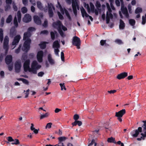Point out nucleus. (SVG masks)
Listing matches in <instances>:
<instances>
[{
    "label": "nucleus",
    "instance_id": "nucleus-1",
    "mask_svg": "<svg viewBox=\"0 0 146 146\" xmlns=\"http://www.w3.org/2000/svg\"><path fill=\"white\" fill-rule=\"evenodd\" d=\"M31 35V33H29L27 32H25L24 33L23 40L25 41L22 49L23 51L26 52H27L30 49V44L31 41L30 38Z\"/></svg>",
    "mask_w": 146,
    "mask_h": 146
},
{
    "label": "nucleus",
    "instance_id": "nucleus-2",
    "mask_svg": "<svg viewBox=\"0 0 146 146\" xmlns=\"http://www.w3.org/2000/svg\"><path fill=\"white\" fill-rule=\"evenodd\" d=\"M52 26L54 28L57 29L59 33L62 37H64L65 36L62 29L64 31H66L67 30V29L62 24V22L60 21L57 20L56 22H53Z\"/></svg>",
    "mask_w": 146,
    "mask_h": 146
},
{
    "label": "nucleus",
    "instance_id": "nucleus-3",
    "mask_svg": "<svg viewBox=\"0 0 146 146\" xmlns=\"http://www.w3.org/2000/svg\"><path fill=\"white\" fill-rule=\"evenodd\" d=\"M126 113V111L125 109H122L118 112L115 113V116L117 117L118 120L120 122L122 121L121 117Z\"/></svg>",
    "mask_w": 146,
    "mask_h": 146
},
{
    "label": "nucleus",
    "instance_id": "nucleus-4",
    "mask_svg": "<svg viewBox=\"0 0 146 146\" xmlns=\"http://www.w3.org/2000/svg\"><path fill=\"white\" fill-rule=\"evenodd\" d=\"M72 42L73 44L77 46L78 49L80 48L79 46L80 45L81 41L79 37L77 36L74 37Z\"/></svg>",
    "mask_w": 146,
    "mask_h": 146
},
{
    "label": "nucleus",
    "instance_id": "nucleus-5",
    "mask_svg": "<svg viewBox=\"0 0 146 146\" xmlns=\"http://www.w3.org/2000/svg\"><path fill=\"white\" fill-rule=\"evenodd\" d=\"M48 5L49 16L50 18H51L53 17L54 15L52 9L53 8L54 10L55 8L51 3H48Z\"/></svg>",
    "mask_w": 146,
    "mask_h": 146
},
{
    "label": "nucleus",
    "instance_id": "nucleus-6",
    "mask_svg": "<svg viewBox=\"0 0 146 146\" xmlns=\"http://www.w3.org/2000/svg\"><path fill=\"white\" fill-rule=\"evenodd\" d=\"M38 64L36 61L34 60L33 61L31 64V68L30 69L29 72H32L34 74H36L37 71L35 67L37 66Z\"/></svg>",
    "mask_w": 146,
    "mask_h": 146
},
{
    "label": "nucleus",
    "instance_id": "nucleus-7",
    "mask_svg": "<svg viewBox=\"0 0 146 146\" xmlns=\"http://www.w3.org/2000/svg\"><path fill=\"white\" fill-rule=\"evenodd\" d=\"M142 131V128L141 127L138 128L137 129L133 130L131 132L130 134L131 135L134 137H137L139 134V132Z\"/></svg>",
    "mask_w": 146,
    "mask_h": 146
},
{
    "label": "nucleus",
    "instance_id": "nucleus-8",
    "mask_svg": "<svg viewBox=\"0 0 146 146\" xmlns=\"http://www.w3.org/2000/svg\"><path fill=\"white\" fill-rule=\"evenodd\" d=\"M30 61L29 59L26 60L24 62L23 64L24 69L25 72H27L28 70L29 72L30 70Z\"/></svg>",
    "mask_w": 146,
    "mask_h": 146
},
{
    "label": "nucleus",
    "instance_id": "nucleus-9",
    "mask_svg": "<svg viewBox=\"0 0 146 146\" xmlns=\"http://www.w3.org/2000/svg\"><path fill=\"white\" fill-rule=\"evenodd\" d=\"M121 10L122 13L127 18H129V15L128 13L127 9L126 7H125L124 4H121Z\"/></svg>",
    "mask_w": 146,
    "mask_h": 146
},
{
    "label": "nucleus",
    "instance_id": "nucleus-10",
    "mask_svg": "<svg viewBox=\"0 0 146 146\" xmlns=\"http://www.w3.org/2000/svg\"><path fill=\"white\" fill-rule=\"evenodd\" d=\"M21 64L20 62L17 61L15 64V68L16 72L18 73L20 71Z\"/></svg>",
    "mask_w": 146,
    "mask_h": 146
},
{
    "label": "nucleus",
    "instance_id": "nucleus-11",
    "mask_svg": "<svg viewBox=\"0 0 146 146\" xmlns=\"http://www.w3.org/2000/svg\"><path fill=\"white\" fill-rule=\"evenodd\" d=\"M21 38L20 36L19 35H17L14 38L12 42L13 45H17Z\"/></svg>",
    "mask_w": 146,
    "mask_h": 146
},
{
    "label": "nucleus",
    "instance_id": "nucleus-12",
    "mask_svg": "<svg viewBox=\"0 0 146 146\" xmlns=\"http://www.w3.org/2000/svg\"><path fill=\"white\" fill-rule=\"evenodd\" d=\"M23 21L25 23H28L31 20V16L29 14H26L25 15L24 17L23 18Z\"/></svg>",
    "mask_w": 146,
    "mask_h": 146
},
{
    "label": "nucleus",
    "instance_id": "nucleus-13",
    "mask_svg": "<svg viewBox=\"0 0 146 146\" xmlns=\"http://www.w3.org/2000/svg\"><path fill=\"white\" fill-rule=\"evenodd\" d=\"M34 21L36 24L38 25H41V21L39 17L35 15L33 17Z\"/></svg>",
    "mask_w": 146,
    "mask_h": 146
},
{
    "label": "nucleus",
    "instance_id": "nucleus-14",
    "mask_svg": "<svg viewBox=\"0 0 146 146\" xmlns=\"http://www.w3.org/2000/svg\"><path fill=\"white\" fill-rule=\"evenodd\" d=\"M127 75L128 74L127 72H123L118 74L117 76V78L119 80H120L124 78L127 77Z\"/></svg>",
    "mask_w": 146,
    "mask_h": 146
},
{
    "label": "nucleus",
    "instance_id": "nucleus-15",
    "mask_svg": "<svg viewBox=\"0 0 146 146\" xmlns=\"http://www.w3.org/2000/svg\"><path fill=\"white\" fill-rule=\"evenodd\" d=\"M12 61V57L11 55H7L5 58V62L7 65L9 64Z\"/></svg>",
    "mask_w": 146,
    "mask_h": 146
},
{
    "label": "nucleus",
    "instance_id": "nucleus-16",
    "mask_svg": "<svg viewBox=\"0 0 146 146\" xmlns=\"http://www.w3.org/2000/svg\"><path fill=\"white\" fill-rule=\"evenodd\" d=\"M15 27H13L11 28L10 30V35L11 36L13 37L17 33V31Z\"/></svg>",
    "mask_w": 146,
    "mask_h": 146
},
{
    "label": "nucleus",
    "instance_id": "nucleus-17",
    "mask_svg": "<svg viewBox=\"0 0 146 146\" xmlns=\"http://www.w3.org/2000/svg\"><path fill=\"white\" fill-rule=\"evenodd\" d=\"M143 122L144 123V124L143 126H142V127H143V130L144 131L146 130V120L143 121ZM141 135L143 136L144 137H146V131H144V133H141Z\"/></svg>",
    "mask_w": 146,
    "mask_h": 146
},
{
    "label": "nucleus",
    "instance_id": "nucleus-18",
    "mask_svg": "<svg viewBox=\"0 0 146 146\" xmlns=\"http://www.w3.org/2000/svg\"><path fill=\"white\" fill-rule=\"evenodd\" d=\"M66 2L69 5L71 4V2L72 3V7H73V9L75 10V5L74 2L75 1L74 0H65Z\"/></svg>",
    "mask_w": 146,
    "mask_h": 146
},
{
    "label": "nucleus",
    "instance_id": "nucleus-19",
    "mask_svg": "<svg viewBox=\"0 0 146 146\" xmlns=\"http://www.w3.org/2000/svg\"><path fill=\"white\" fill-rule=\"evenodd\" d=\"M9 41V39L7 36H6L4 38L3 46H5L6 47L7 46H8V43Z\"/></svg>",
    "mask_w": 146,
    "mask_h": 146
},
{
    "label": "nucleus",
    "instance_id": "nucleus-20",
    "mask_svg": "<svg viewBox=\"0 0 146 146\" xmlns=\"http://www.w3.org/2000/svg\"><path fill=\"white\" fill-rule=\"evenodd\" d=\"M52 47L54 48H59L60 47V44L58 40H56L53 42Z\"/></svg>",
    "mask_w": 146,
    "mask_h": 146
},
{
    "label": "nucleus",
    "instance_id": "nucleus-21",
    "mask_svg": "<svg viewBox=\"0 0 146 146\" xmlns=\"http://www.w3.org/2000/svg\"><path fill=\"white\" fill-rule=\"evenodd\" d=\"M74 3H75V10H74V9H73V7H72V8L73 12H74V15H76L77 14V10L76 8H77V9L78 10H79V7L78 5V3H77V2L76 1H75L74 2Z\"/></svg>",
    "mask_w": 146,
    "mask_h": 146
},
{
    "label": "nucleus",
    "instance_id": "nucleus-22",
    "mask_svg": "<svg viewBox=\"0 0 146 146\" xmlns=\"http://www.w3.org/2000/svg\"><path fill=\"white\" fill-rule=\"evenodd\" d=\"M47 43V42H41L39 44V45L41 49H44L46 48Z\"/></svg>",
    "mask_w": 146,
    "mask_h": 146
},
{
    "label": "nucleus",
    "instance_id": "nucleus-23",
    "mask_svg": "<svg viewBox=\"0 0 146 146\" xmlns=\"http://www.w3.org/2000/svg\"><path fill=\"white\" fill-rule=\"evenodd\" d=\"M50 34L51 38L53 40L55 39V35H56L57 36L58 35L57 32L56 31H54V32L51 31L50 33Z\"/></svg>",
    "mask_w": 146,
    "mask_h": 146
},
{
    "label": "nucleus",
    "instance_id": "nucleus-24",
    "mask_svg": "<svg viewBox=\"0 0 146 146\" xmlns=\"http://www.w3.org/2000/svg\"><path fill=\"white\" fill-rule=\"evenodd\" d=\"M81 11L82 17H84L85 16L86 17H88L89 16V15L87 14L84 8L82 7V9H81Z\"/></svg>",
    "mask_w": 146,
    "mask_h": 146
},
{
    "label": "nucleus",
    "instance_id": "nucleus-25",
    "mask_svg": "<svg viewBox=\"0 0 146 146\" xmlns=\"http://www.w3.org/2000/svg\"><path fill=\"white\" fill-rule=\"evenodd\" d=\"M120 24L119 25V28L120 29H123L125 27V24L123 21L120 19L119 20Z\"/></svg>",
    "mask_w": 146,
    "mask_h": 146
},
{
    "label": "nucleus",
    "instance_id": "nucleus-26",
    "mask_svg": "<svg viewBox=\"0 0 146 146\" xmlns=\"http://www.w3.org/2000/svg\"><path fill=\"white\" fill-rule=\"evenodd\" d=\"M73 126H75L78 125L79 126H81L82 124V122L80 121L76 120L72 123Z\"/></svg>",
    "mask_w": 146,
    "mask_h": 146
},
{
    "label": "nucleus",
    "instance_id": "nucleus-27",
    "mask_svg": "<svg viewBox=\"0 0 146 146\" xmlns=\"http://www.w3.org/2000/svg\"><path fill=\"white\" fill-rule=\"evenodd\" d=\"M48 62L50 64L52 65L54 64V60L52 58L50 54H49L48 56Z\"/></svg>",
    "mask_w": 146,
    "mask_h": 146
},
{
    "label": "nucleus",
    "instance_id": "nucleus-28",
    "mask_svg": "<svg viewBox=\"0 0 146 146\" xmlns=\"http://www.w3.org/2000/svg\"><path fill=\"white\" fill-rule=\"evenodd\" d=\"M107 141L109 143H112L115 144L116 143V142L115 140V138H113L112 137L108 138Z\"/></svg>",
    "mask_w": 146,
    "mask_h": 146
},
{
    "label": "nucleus",
    "instance_id": "nucleus-29",
    "mask_svg": "<svg viewBox=\"0 0 146 146\" xmlns=\"http://www.w3.org/2000/svg\"><path fill=\"white\" fill-rule=\"evenodd\" d=\"M17 16L18 19V22L20 23L21 21V14L20 11H18L17 13Z\"/></svg>",
    "mask_w": 146,
    "mask_h": 146
},
{
    "label": "nucleus",
    "instance_id": "nucleus-30",
    "mask_svg": "<svg viewBox=\"0 0 146 146\" xmlns=\"http://www.w3.org/2000/svg\"><path fill=\"white\" fill-rule=\"evenodd\" d=\"M3 31L2 28L0 29V40L2 42L3 40Z\"/></svg>",
    "mask_w": 146,
    "mask_h": 146
},
{
    "label": "nucleus",
    "instance_id": "nucleus-31",
    "mask_svg": "<svg viewBox=\"0 0 146 146\" xmlns=\"http://www.w3.org/2000/svg\"><path fill=\"white\" fill-rule=\"evenodd\" d=\"M37 7L38 9L41 10H42L43 7L42 6V4L40 1H38L37 2Z\"/></svg>",
    "mask_w": 146,
    "mask_h": 146
},
{
    "label": "nucleus",
    "instance_id": "nucleus-32",
    "mask_svg": "<svg viewBox=\"0 0 146 146\" xmlns=\"http://www.w3.org/2000/svg\"><path fill=\"white\" fill-rule=\"evenodd\" d=\"M13 24L15 27L17 28L18 27V24L17 19V17L16 16H15L14 18Z\"/></svg>",
    "mask_w": 146,
    "mask_h": 146
},
{
    "label": "nucleus",
    "instance_id": "nucleus-33",
    "mask_svg": "<svg viewBox=\"0 0 146 146\" xmlns=\"http://www.w3.org/2000/svg\"><path fill=\"white\" fill-rule=\"evenodd\" d=\"M12 19V16L10 15H9L6 20V22L7 23H10Z\"/></svg>",
    "mask_w": 146,
    "mask_h": 146
},
{
    "label": "nucleus",
    "instance_id": "nucleus-34",
    "mask_svg": "<svg viewBox=\"0 0 146 146\" xmlns=\"http://www.w3.org/2000/svg\"><path fill=\"white\" fill-rule=\"evenodd\" d=\"M142 12V9L140 7H137L135 10V13L136 14H138L139 13H141Z\"/></svg>",
    "mask_w": 146,
    "mask_h": 146
},
{
    "label": "nucleus",
    "instance_id": "nucleus-35",
    "mask_svg": "<svg viewBox=\"0 0 146 146\" xmlns=\"http://www.w3.org/2000/svg\"><path fill=\"white\" fill-rule=\"evenodd\" d=\"M36 30L35 28L32 27H30L28 28L27 29V32L29 33H31L33 31H34Z\"/></svg>",
    "mask_w": 146,
    "mask_h": 146
},
{
    "label": "nucleus",
    "instance_id": "nucleus-36",
    "mask_svg": "<svg viewBox=\"0 0 146 146\" xmlns=\"http://www.w3.org/2000/svg\"><path fill=\"white\" fill-rule=\"evenodd\" d=\"M67 138L65 137H58L59 142H62L65 141Z\"/></svg>",
    "mask_w": 146,
    "mask_h": 146
},
{
    "label": "nucleus",
    "instance_id": "nucleus-37",
    "mask_svg": "<svg viewBox=\"0 0 146 146\" xmlns=\"http://www.w3.org/2000/svg\"><path fill=\"white\" fill-rule=\"evenodd\" d=\"M58 5L59 6V7L60 10V12L61 13L62 15H64L65 13V9H63L61 5H60V3L58 2Z\"/></svg>",
    "mask_w": 146,
    "mask_h": 146
},
{
    "label": "nucleus",
    "instance_id": "nucleus-38",
    "mask_svg": "<svg viewBox=\"0 0 146 146\" xmlns=\"http://www.w3.org/2000/svg\"><path fill=\"white\" fill-rule=\"evenodd\" d=\"M129 24L132 26H134L135 24V21L134 19H132L129 20Z\"/></svg>",
    "mask_w": 146,
    "mask_h": 146
},
{
    "label": "nucleus",
    "instance_id": "nucleus-39",
    "mask_svg": "<svg viewBox=\"0 0 146 146\" xmlns=\"http://www.w3.org/2000/svg\"><path fill=\"white\" fill-rule=\"evenodd\" d=\"M106 40H101L100 41V44L102 46H104L105 45V46L106 47L109 46V45L107 44L106 43Z\"/></svg>",
    "mask_w": 146,
    "mask_h": 146
},
{
    "label": "nucleus",
    "instance_id": "nucleus-40",
    "mask_svg": "<svg viewBox=\"0 0 146 146\" xmlns=\"http://www.w3.org/2000/svg\"><path fill=\"white\" fill-rule=\"evenodd\" d=\"M90 5L91 8V12L94 13V12L95 7L93 4L91 2L90 3Z\"/></svg>",
    "mask_w": 146,
    "mask_h": 146
},
{
    "label": "nucleus",
    "instance_id": "nucleus-41",
    "mask_svg": "<svg viewBox=\"0 0 146 146\" xmlns=\"http://www.w3.org/2000/svg\"><path fill=\"white\" fill-rule=\"evenodd\" d=\"M110 18L109 17V14L108 11L106 12V23L108 24L110 21Z\"/></svg>",
    "mask_w": 146,
    "mask_h": 146
},
{
    "label": "nucleus",
    "instance_id": "nucleus-42",
    "mask_svg": "<svg viewBox=\"0 0 146 146\" xmlns=\"http://www.w3.org/2000/svg\"><path fill=\"white\" fill-rule=\"evenodd\" d=\"M13 142H14L11 143L12 144L17 145L19 144L20 143L19 140L17 139H14V141H13Z\"/></svg>",
    "mask_w": 146,
    "mask_h": 146
},
{
    "label": "nucleus",
    "instance_id": "nucleus-43",
    "mask_svg": "<svg viewBox=\"0 0 146 146\" xmlns=\"http://www.w3.org/2000/svg\"><path fill=\"white\" fill-rule=\"evenodd\" d=\"M59 85H60V86L61 87V90H62L63 89L64 90H66V89L65 87L64 83H60L59 84Z\"/></svg>",
    "mask_w": 146,
    "mask_h": 146
},
{
    "label": "nucleus",
    "instance_id": "nucleus-44",
    "mask_svg": "<svg viewBox=\"0 0 146 146\" xmlns=\"http://www.w3.org/2000/svg\"><path fill=\"white\" fill-rule=\"evenodd\" d=\"M146 14L145 15V17L143 16L142 17V23L143 25H144L146 23Z\"/></svg>",
    "mask_w": 146,
    "mask_h": 146
},
{
    "label": "nucleus",
    "instance_id": "nucleus-45",
    "mask_svg": "<svg viewBox=\"0 0 146 146\" xmlns=\"http://www.w3.org/2000/svg\"><path fill=\"white\" fill-rule=\"evenodd\" d=\"M49 115L48 113H46L44 114H42L40 115V119H42L45 117H47Z\"/></svg>",
    "mask_w": 146,
    "mask_h": 146
},
{
    "label": "nucleus",
    "instance_id": "nucleus-46",
    "mask_svg": "<svg viewBox=\"0 0 146 146\" xmlns=\"http://www.w3.org/2000/svg\"><path fill=\"white\" fill-rule=\"evenodd\" d=\"M21 10L22 13L23 14L26 13L27 11V9L25 7H23Z\"/></svg>",
    "mask_w": 146,
    "mask_h": 146
},
{
    "label": "nucleus",
    "instance_id": "nucleus-47",
    "mask_svg": "<svg viewBox=\"0 0 146 146\" xmlns=\"http://www.w3.org/2000/svg\"><path fill=\"white\" fill-rule=\"evenodd\" d=\"M96 6L97 7V8L98 9V10H100V9H99L98 8H100L101 7V5L100 3L97 1L96 2Z\"/></svg>",
    "mask_w": 146,
    "mask_h": 146
},
{
    "label": "nucleus",
    "instance_id": "nucleus-48",
    "mask_svg": "<svg viewBox=\"0 0 146 146\" xmlns=\"http://www.w3.org/2000/svg\"><path fill=\"white\" fill-rule=\"evenodd\" d=\"M94 144V146H96L97 143L95 142V140L94 139H93L91 142L88 145V146H90L93 145Z\"/></svg>",
    "mask_w": 146,
    "mask_h": 146
},
{
    "label": "nucleus",
    "instance_id": "nucleus-49",
    "mask_svg": "<svg viewBox=\"0 0 146 146\" xmlns=\"http://www.w3.org/2000/svg\"><path fill=\"white\" fill-rule=\"evenodd\" d=\"M12 5L13 7L14 10L15 11H17L18 10V8L17 6L15 4L14 2H13L12 3Z\"/></svg>",
    "mask_w": 146,
    "mask_h": 146
},
{
    "label": "nucleus",
    "instance_id": "nucleus-50",
    "mask_svg": "<svg viewBox=\"0 0 146 146\" xmlns=\"http://www.w3.org/2000/svg\"><path fill=\"white\" fill-rule=\"evenodd\" d=\"M43 52L41 50L38 52L37 56L43 57Z\"/></svg>",
    "mask_w": 146,
    "mask_h": 146
},
{
    "label": "nucleus",
    "instance_id": "nucleus-51",
    "mask_svg": "<svg viewBox=\"0 0 146 146\" xmlns=\"http://www.w3.org/2000/svg\"><path fill=\"white\" fill-rule=\"evenodd\" d=\"M59 51L58 48H54V52L56 55L59 56L58 53Z\"/></svg>",
    "mask_w": 146,
    "mask_h": 146
},
{
    "label": "nucleus",
    "instance_id": "nucleus-52",
    "mask_svg": "<svg viewBox=\"0 0 146 146\" xmlns=\"http://www.w3.org/2000/svg\"><path fill=\"white\" fill-rule=\"evenodd\" d=\"M58 15L59 19L60 20H63L64 19V17L63 15L59 12L57 13Z\"/></svg>",
    "mask_w": 146,
    "mask_h": 146
},
{
    "label": "nucleus",
    "instance_id": "nucleus-53",
    "mask_svg": "<svg viewBox=\"0 0 146 146\" xmlns=\"http://www.w3.org/2000/svg\"><path fill=\"white\" fill-rule=\"evenodd\" d=\"M11 7L10 5H7L5 7V11H8L9 9H10Z\"/></svg>",
    "mask_w": 146,
    "mask_h": 146
},
{
    "label": "nucleus",
    "instance_id": "nucleus-54",
    "mask_svg": "<svg viewBox=\"0 0 146 146\" xmlns=\"http://www.w3.org/2000/svg\"><path fill=\"white\" fill-rule=\"evenodd\" d=\"M48 21L46 19L44 23L43 24L42 26L46 28L48 27Z\"/></svg>",
    "mask_w": 146,
    "mask_h": 146
},
{
    "label": "nucleus",
    "instance_id": "nucleus-55",
    "mask_svg": "<svg viewBox=\"0 0 146 146\" xmlns=\"http://www.w3.org/2000/svg\"><path fill=\"white\" fill-rule=\"evenodd\" d=\"M21 45L20 44L19 45L18 48L16 49L15 50V52L16 53H18L20 52L21 50Z\"/></svg>",
    "mask_w": 146,
    "mask_h": 146
},
{
    "label": "nucleus",
    "instance_id": "nucleus-56",
    "mask_svg": "<svg viewBox=\"0 0 146 146\" xmlns=\"http://www.w3.org/2000/svg\"><path fill=\"white\" fill-rule=\"evenodd\" d=\"M61 60L62 61H64V54L63 52H61Z\"/></svg>",
    "mask_w": 146,
    "mask_h": 146
},
{
    "label": "nucleus",
    "instance_id": "nucleus-57",
    "mask_svg": "<svg viewBox=\"0 0 146 146\" xmlns=\"http://www.w3.org/2000/svg\"><path fill=\"white\" fill-rule=\"evenodd\" d=\"M42 57L37 56V60L39 62H42Z\"/></svg>",
    "mask_w": 146,
    "mask_h": 146
},
{
    "label": "nucleus",
    "instance_id": "nucleus-58",
    "mask_svg": "<svg viewBox=\"0 0 146 146\" xmlns=\"http://www.w3.org/2000/svg\"><path fill=\"white\" fill-rule=\"evenodd\" d=\"M115 42L119 44H122L123 43L122 41L121 40L119 39H116L115 40Z\"/></svg>",
    "mask_w": 146,
    "mask_h": 146
},
{
    "label": "nucleus",
    "instance_id": "nucleus-59",
    "mask_svg": "<svg viewBox=\"0 0 146 146\" xmlns=\"http://www.w3.org/2000/svg\"><path fill=\"white\" fill-rule=\"evenodd\" d=\"M3 48L5 50V54H7L8 53L9 49V46H7L6 47L5 46H3Z\"/></svg>",
    "mask_w": 146,
    "mask_h": 146
},
{
    "label": "nucleus",
    "instance_id": "nucleus-60",
    "mask_svg": "<svg viewBox=\"0 0 146 146\" xmlns=\"http://www.w3.org/2000/svg\"><path fill=\"white\" fill-rule=\"evenodd\" d=\"M52 123H49L47 124V125L46 126V128H48L49 129L51 127V125Z\"/></svg>",
    "mask_w": 146,
    "mask_h": 146
},
{
    "label": "nucleus",
    "instance_id": "nucleus-61",
    "mask_svg": "<svg viewBox=\"0 0 146 146\" xmlns=\"http://www.w3.org/2000/svg\"><path fill=\"white\" fill-rule=\"evenodd\" d=\"M79 118V116L78 115L76 114L74 115L73 118L75 120V121L78 120Z\"/></svg>",
    "mask_w": 146,
    "mask_h": 146
},
{
    "label": "nucleus",
    "instance_id": "nucleus-62",
    "mask_svg": "<svg viewBox=\"0 0 146 146\" xmlns=\"http://www.w3.org/2000/svg\"><path fill=\"white\" fill-rule=\"evenodd\" d=\"M7 139L9 142H12L14 141V139H13L12 137H8L7 138Z\"/></svg>",
    "mask_w": 146,
    "mask_h": 146
},
{
    "label": "nucleus",
    "instance_id": "nucleus-63",
    "mask_svg": "<svg viewBox=\"0 0 146 146\" xmlns=\"http://www.w3.org/2000/svg\"><path fill=\"white\" fill-rule=\"evenodd\" d=\"M48 33V31L47 30H43L41 31L40 32L41 34H45L47 35Z\"/></svg>",
    "mask_w": 146,
    "mask_h": 146
},
{
    "label": "nucleus",
    "instance_id": "nucleus-64",
    "mask_svg": "<svg viewBox=\"0 0 146 146\" xmlns=\"http://www.w3.org/2000/svg\"><path fill=\"white\" fill-rule=\"evenodd\" d=\"M23 83L25 84L28 85L29 83V81L26 79L23 78L22 81Z\"/></svg>",
    "mask_w": 146,
    "mask_h": 146
}]
</instances>
